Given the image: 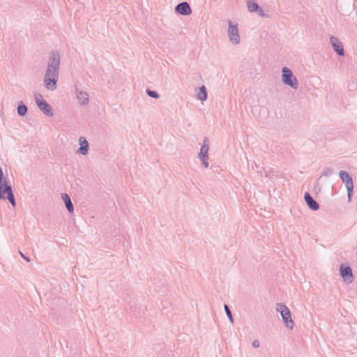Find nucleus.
Segmentation results:
<instances>
[{"instance_id":"f257e3e1","label":"nucleus","mask_w":357,"mask_h":357,"mask_svg":"<svg viewBox=\"0 0 357 357\" xmlns=\"http://www.w3.org/2000/svg\"><path fill=\"white\" fill-rule=\"evenodd\" d=\"M60 54L58 52H52L49 58L47 69L44 76V86L48 91H55L59 77Z\"/></svg>"},{"instance_id":"f03ea898","label":"nucleus","mask_w":357,"mask_h":357,"mask_svg":"<svg viewBox=\"0 0 357 357\" xmlns=\"http://www.w3.org/2000/svg\"><path fill=\"white\" fill-rule=\"evenodd\" d=\"M275 310L280 314L285 326L292 330L294 327V322L291 318V312L288 307L282 303H279L276 304Z\"/></svg>"},{"instance_id":"7ed1b4c3","label":"nucleus","mask_w":357,"mask_h":357,"mask_svg":"<svg viewBox=\"0 0 357 357\" xmlns=\"http://www.w3.org/2000/svg\"><path fill=\"white\" fill-rule=\"evenodd\" d=\"M282 81L285 85L289 86L294 90L298 89V79L288 67L284 66L282 68Z\"/></svg>"},{"instance_id":"20e7f679","label":"nucleus","mask_w":357,"mask_h":357,"mask_svg":"<svg viewBox=\"0 0 357 357\" xmlns=\"http://www.w3.org/2000/svg\"><path fill=\"white\" fill-rule=\"evenodd\" d=\"M227 36L231 45L236 46L240 44L241 36L237 23L233 22L231 20L228 21Z\"/></svg>"},{"instance_id":"39448f33","label":"nucleus","mask_w":357,"mask_h":357,"mask_svg":"<svg viewBox=\"0 0 357 357\" xmlns=\"http://www.w3.org/2000/svg\"><path fill=\"white\" fill-rule=\"evenodd\" d=\"M339 176L346 186L349 202H350L354 190V183L352 178L349 174L345 171H340Z\"/></svg>"},{"instance_id":"423d86ee","label":"nucleus","mask_w":357,"mask_h":357,"mask_svg":"<svg viewBox=\"0 0 357 357\" xmlns=\"http://www.w3.org/2000/svg\"><path fill=\"white\" fill-rule=\"evenodd\" d=\"M339 271L340 276L345 283L351 284L354 281V277L352 269L349 266L345 264H340Z\"/></svg>"},{"instance_id":"0eeeda50","label":"nucleus","mask_w":357,"mask_h":357,"mask_svg":"<svg viewBox=\"0 0 357 357\" xmlns=\"http://www.w3.org/2000/svg\"><path fill=\"white\" fill-rule=\"evenodd\" d=\"M208 151H209V143L206 137L204 139V142L201 146L200 151L199 153V158L202 161L203 166L205 168L208 167Z\"/></svg>"},{"instance_id":"6e6552de","label":"nucleus","mask_w":357,"mask_h":357,"mask_svg":"<svg viewBox=\"0 0 357 357\" xmlns=\"http://www.w3.org/2000/svg\"><path fill=\"white\" fill-rule=\"evenodd\" d=\"M330 43L332 45L334 51L339 56H342L344 55L343 45H342V42L339 40L338 38L335 37V36H331L330 37Z\"/></svg>"},{"instance_id":"1a4fd4ad","label":"nucleus","mask_w":357,"mask_h":357,"mask_svg":"<svg viewBox=\"0 0 357 357\" xmlns=\"http://www.w3.org/2000/svg\"><path fill=\"white\" fill-rule=\"evenodd\" d=\"M79 148L76 151V153L82 155H86L89 153V144L84 137H80L78 139Z\"/></svg>"},{"instance_id":"9d476101","label":"nucleus","mask_w":357,"mask_h":357,"mask_svg":"<svg viewBox=\"0 0 357 357\" xmlns=\"http://www.w3.org/2000/svg\"><path fill=\"white\" fill-rule=\"evenodd\" d=\"M75 94L77 100L79 105L82 106L87 105L89 102V96L87 92L80 90L77 88L75 89Z\"/></svg>"},{"instance_id":"9b49d317","label":"nucleus","mask_w":357,"mask_h":357,"mask_svg":"<svg viewBox=\"0 0 357 357\" xmlns=\"http://www.w3.org/2000/svg\"><path fill=\"white\" fill-rule=\"evenodd\" d=\"M1 193L4 198H0V199L5 200L7 199L13 206H15V199L10 185H6L3 190L1 191Z\"/></svg>"},{"instance_id":"f8f14e48","label":"nucleus","mask_w":357,"mask_h":357,"mask_svg":"<svg viewBox=\"0 0 357 357\" xmlns=\"http://www.w3.org/2000/svg\"><path fill=\"white\" fill-rule=\"evenodd\" d=\"M176 12L183 15H189L192 13V10L189 3L186 1L178 3L175 8Z\"/></svg>"},{"instance_id":"ddd939ff","label":"nucleus","mask_w":357,"mask_h":357,"mask_svg":"<svg viewBox=\"0 0 357 357\" xmlns=\"http://www.w3.org/2000/svg\"><path fill=\"white\" fill-rule=\"evenodd\" d=\"M305 201L307 206L312 211H317L319 208V204L317 202L309 192H305L304 195Z\"/></svg>"},{"instance_id":"4468645a","label":"nucleus","mask_w":357,"mask_h":357,"mask_svg":"<svg viewBox=\"0 0 357 357\" xmlns=\"http://www.w3.org/2000/svg\"><path fill=\"white\" fill-rule=\"evenodd\" d=\"M37 106L39 109L47 116H52L54 115L52 107L45 100L44 102H40Z\"/></svg>"},{"instance_id":"2eb2a0df","label":"nucleus","mask_w":357,"mask_h":357,"mask_svg":"<svg viewBox=\"0 0 357 357\" xmlns=\"http://www.w3.org/2000/svg\"><path fill=\"white\" fill-rule=\"evenodd\" d=\"M61 198L65 203L66 207L69 213H73L74 211L73 204L71 202L70 196L66 193L61 194Z\"/></svg>"},{"instance_id":"dca6fc26","label":"nucleus","mask_w":357,"mask_h":357,"mask_svg":"<svg viewBox=\"0 0 357 357\" xmlns=\"http://www.w3.org/2000/svg\"><path fill=\"white\" fill-rule=\"evenodd\" d=\"M247 7L249 12L255 13L260 6L257 3V0H247Z\"/></svg>"},{"instance_id":"f3484780","label":"nucleus","mask_w":357,"mask_h":357,"mask_svg":"<svg viewBox=\"0 0 357 357\" xmlns=\"http://www.w3.org/2000/svg\"><path fill=\"white\" fill-rule=\"evenodd\" d=\"M6 185H8L6 178L3 177V173L1 167H0V198H4L1 191Z\"/></svg>"},{"instance_id":"a211bd4d","label":"nucleus","mask_w":357,"mask_h":357,"mask_svg":"<svg viewBox=\"0 0 357 357\" xmlns=\"http://www.w3.org/2000/svg\"><path fill=\"white\" fill-rule=\"evenodd\" d=\"M197 99L202 101H204L207 98V90L205 86H202L199 88V92L197 95Z\"/></svg>"},{"instance_id":"6ab92c4d","label":"nucleus","mask_w":357,"mask_h":357,"mask_svg":"<svg viewBox=\"0 0 357 357\" xmlns=\"http://www.w3.org/2000/svg\"><path fill=\"white\" fill-rule=\"evenodd\" d=\"M27 107L22 102H21L17 108V114L20 116H24L27 113Z\"/></svg>"},{"instance_id":"aec40b11","label":"nucleus","mask_w":357,"mask_h":357,"mask_svg":"<svg viewBox=\"0 0 357 357\" xmlns=\"http://www.w3.org/2000/svg\"><path fill=\"white\" fill-rule=\"evenodd\" d=\"M224 308H225V311L227 314V316L228 319H229L230 323L233 324L234 319H233V316H232L231 310H229V307L227 305H224Z\"/></svg>"},{"instance_id":"412c9836","label":"nucleus","mask_w":357,"mask_h":357,"mask_svg":"<svg viewBox=\"0 0 357 357\" xmlns=\"http://www.w3.org/2000/svg\"><path fill=\"white\" fill-rule=\"evenodd\" d=\"M146 93L149 96L153 98H158L160 97L158 93L155 91H151L150 89H147Z\"/></svg>"},{"instance_id":"4be33fe9","label":"nucleus","mask_w":357,"mask_h":357,"mask_svg":"<svg viewBox=\"0 0 357 357\" xmlns=\"http://www.w3.org/2000/svg\"><path fill=\"white\" fill-rule=\"evenodd\" d=\"M34 100L37 105H38L40 102L45 101V100L43 98V96L40 93H36L34 95Z\"/></svg>"},{"instance_id":"5701e85b","label":"nucleus","mask_w":357,"mask_h":357,"mask_svg":"<svg viewBox=\"0 0 357 357\" xmlns=\"http://www.w3.org/2000/svg\"><path fill=\"white\" fill-rule=\"evenodd\" d=\"M333 173V170L331 168H325L323 172V176H330Z\"/></svg>"},{"instance_id":"b1692460","label":"nucleus","mask_w":357,"mask_h":357,"mask_svg":"<svg viewBox=\"0 0 357 357\" xmlns=\"http://www.w3.org/2000/svg\"><path fill=\"white\" fill-rule=\"evenodd\" d=\"M255 13H257L258 15L260 16V17H267L268 16L264 13V10H262V8L261 7H259V8L257 10V11H255Z\"/></svg>"},{"instance_id":"393cba45","label":"nucleus","mask_w":357,"mask_h":357,"mask_svg":"<svg viewBox=\"0 0 357 357\" xmlns=\"http://www.w3.org/2000/svg\"><path fill=\"white\" fill-rule=\"evenodd\" d=\"M252 347H255V348H258V347H259V346H260V342H259V340H254V341L252 342Z\"/></svg>"},{"instance_id":"a878e982","label":"nucleus","mask_w":357,"mask_h":357,"mask_svg":"<svg viewBox=\"0 0 357 357\" xmlns=\"http://www.w3.org/2000/svg\"><path fill=\"white\" fill-rule=\"evenodd\" d=\"M19 253L20 255V256L24 258L26 261L29 262L30 261V259L29 258H28L27 257H26L21 251H19Z\"/></svg>"}]
</instances>
